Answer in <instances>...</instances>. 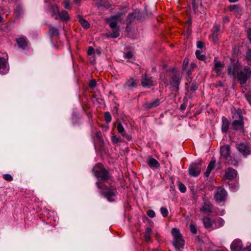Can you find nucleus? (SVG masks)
Here are the masks:
<instances>
[{"label":"nucleus","instance_id":"nucleus-1","mask_svg":"<svg viewBox=\"0 0 251 251\" xmlns=\"http://www.w3.org/2000/svg\"><path fill=\"white\" fill-rule=\"evenodd\" d=\"M160 76L167 85L169 81L172 93L178 92L181 77L179 72L175 71L174 69H169L165 73L161 74Z\"/></svg>","mask_w":251,"mask_h":251},{"label":"nucleus","instance_id":"nucleus-2","mask_svg":"<svg viewBox=\"0 0 251 251\" xmlns=\"http://www.w3.org/2000/svg\"><path fill=\"white\" fill-rule=\"evenodd\" d=\"M94 176L99 178L103 182L108 180L110 177L109 174L104 168V166L100 164H96L93 169Z\"/></svg>","mask_w":251,"mask_h":251},{"label":"nucleus","instance_id":"nucleus-3","mask_svg":"<svg viewBox=\"0 0 251 251\" xmlns=\"http://www.w3.org/2000/svg\"><path fill=\"white\" fill-rule=\"evenodd\" d=\"M97 187L101 189L102 191L100 194L102 196L106 198L109 201H114L113 198L116 195V190L113 188H108L102 182H98L96 183Z\"/></svg>","mask_w":251,"mask_h":251},{"label":"nucleus","instance_id":"nucleus-4","mask_svg":"<svg viewBox=\"0 0 251 251\" xmlns=\"http://www.w3.org/2000/svg\"><path fill=\"white\" fill-rule=\"evenodd\" d=\"M233 118L235 120L232 123L233 129L237 130L243 128L244 126L243 116L241 109H238L236 111L233 115Z\"/></svg>","mask_w":251,"mask_h":251},{"label":"nucleus","instance_id":"nucleus-5","mask_svg":"<svg viewBox=\"0 0 251 251\" xmlns=\"http://www.w3.org/2000/svg\"><path fill=\"white\" fill-rule=\"evenodd\" d=\"M251 76V68L248 66H245L242 70H239L237 75V79L241 85L245 84Z\"/></svg>","mask_w":251,"mask_h":251},{"label":"nucleus","instance_id":"nucleus-6","mask_svg":"<svg viewBox=\"0 0 251 251\" xmlns=\"http://www.w3.org/2000/svg\"><path fill=\"white\" fill-rule=\"evenodd\" d=\"M238 151L244 157H246L251 153V149L249 145L247 143H241L236 146Z\"/></svg>","mask_w":251,"mask_h":251},{"label":"nucleus","instance_id":"nucleus-7","mask_svg":"<svg viewBox=\"0 0 251 251\" xmlns=\"http://www.w3.org/2000/svg\"><path fill=\"white\" fill-rule=\"evenodd\" d=\"M227 196L226 191L222 187H218L215 192L214 198L218 202L225 201Z\"/></svg>","mask_w":251,"mask_h":251},{"label":"nucleus","instance_id":"nucleus-8","mask_svg":"<svg viewBox=\"0 0 251 251\" xmlns=\"http://www.w3.org/2000/svg\"><path fill=\"white\" fill-rule=\"evenodd\" d=\"M201 163L191 164L189 168L190 175L194 177L198 176L201 172Z\"/></svg>","mask_w":251,"mask_h":251},{"label":"nucleus","instance_id":"nucleus-9","mask_svg":"<svg viewBox=\"0 0 251 251\" xmlns=\"http://www.w3.org/2000/svg\"><path fill=\"white\" fill-rule=\"evenodd\" d=\"M141 18L140 13L138 11H135L134 12L130 13L128 15L126 22L127 25H130L134 20H139Z\"/></svg>","mask_w":251,"mask_h":251},{"label":"nucleus","instance_id":"nucleus-10","mask_svg":"<svg viewBox=\"0 0 251 251\" xmlns=\"http://www.w3.org/2000/svg\"><path fill=\"white\" fill-rule=\"evenodd\" d=\"M237 175V171L232 168H228L225 171V177L228 180L235 178Z\"/></svg>","mask_w":251,"mask_h":251},{"label":"nucleus","instance_id":"nucleus-11","mask_svg":"<svg viewBox=\"0 0 251 251\" xmlns=\"http://www.w3.org/2000/svg\"><path fill=\"white\" fill-rule=\"evenodd\" d=\"M231 153L230 146L226 145H224L221 148V154L226 160H227L228 158L230 157Z\"/></svg>","mask_w":251,"mask_h":251},{"label":"nucleus","instance_id":"nucleus-12","mask_svg":"<svg viewBox=\"0 0 251 251\" xmlns=\"http://www.w3.org/2000/svg\"><path fill=\"white\" fill-rule=\"evenodd\" d=\"M151 77L148 76L147 74H144L142 79V85L143 87H150L153 85V82Z\"/></svg>","mask_w":251,"mask_h":251},{"label":"nucleus","instance_id":"nucleus-13","mask_svg":"<svg viewBox=\"0 0 251 251\" xmlns=\"http://www.w3.org/2000/svg\"><path fill=\"white\" fill-rule=\"evenodd\" d=\"M239 71V67L234 63L231 64L228 67L227 73L228 75H232L233 76L237 75Z\"/></svg>","mask_w":251,"mask_h":251},{"label":"nucleus","instance_id":"nucleus-14","mask_svg":"<svg viewBox=\"0 0 251 251\" xmlns=\"http://www.w3.org/2000/svg\"><path fill=\"white\" fill-rule=\"evenodd\" d=\"M49 11L50 12L52 17H55L54 18L55 20L58 19V16L57 14H58L59 11L57 6L52 4L50 5L49 7Z\"/></svg>","mask_w":251,"mask_h":251},{"label":"nucleus","instance_id":"nucleus-15","mask_svg":"<svg viewBox=\"0 0 251 251\" xmlns=\"http://www.w3.org/2000/svg\"><path fill=\"white\" fill-rule=\"evenodd\" d=\"M220 30V25H215L212 29V38L213 43L216 44L218 42V33Z\"/></svg>","mask_w":251,"mask_h":251},{"label":"nucleus","instance_id":"nucleus-16","mask_svg":"<svg viewBox=\"0 0 251 251\" xmlns=\"http://www.w3.org/2000/svg\"><path fill=\"white\" fill-rule=\"evenodd\" d=\"M173 243L176 249H180L183 248L185 242L182 236L179 238L173 240Z\"/></svg>","mask_w":251,"mask_h":251},{"label":"nucleus","instance_id":"nucleus-17","mask_svg":"<svg viewBox=\"0 0 251 251\" xmlns=\"http://www.w3.org/2000/svg\"><path fill=\"white\" fill-rule=\"evenodd\" d=\"M232 251H242V246L241 242L240 241H234L231 245Z\"/></svg>","mask_w":251,"mask_h":251},{"label":"nucleus","instance_id":"nucleus-18","mask_svg":"<svg viewBox=\"0 0 251 251\" xmlns=\"http://www.w3.org/2000/svg\"><path fill=\"white\" fill-rule=\"evenodd\" d=\"M159 104L160 100L159 99H156L153 101L146 102L144 105L146 109H149L157 106Z\"/></svg>","mask_w":251,"mask_h":251},{"label":"nucleus","instance_id":"nucleus-19","mask_svg":"<svg viewBox=\"0 0 251 251\" xmlns=\"http://www.w3.org/2000/svg\"><path fill=\"white\" fill-rule=\"evenodd\" d=\"M16 41L18 44V47L23 50H25L27 46V42L26 39L24 37H20L17 38Z\"/></svg>","mask_w":251,"mask_h":251},{"label":"nucleus","instance_id":"nucleus-20","mask_svg":"<svg viewBox=\"0 0 251 251\" xmlns=\"http://www.w3.org/2000/svg\"><path fill=\"white\" fill-rule=\"evenodd\" d=\"M14 13L15 17L18 19H20L22 15L24 14V11L22 6L20 4H18L14 9Z\"/></svg>","mask_w":251,"mask_h":251},{"label":"nucleus","instance_id":"nucleus-21","mask_svg":"<svg viewBox=\"0 0 251 251\" xmlns=\"http://www.w3.org/2000/svg\"><path fill=\"white\" fill-rule=\"evenodd\" d=\"M215 160L214 159H212L211 160L210 163H209L207 170L206 172L204 173V176L206 177H208L210 174L211 171L215 167Z\"/></svg>","mask_w":251,"mask_h":251},{"label":"nucleus","instance_id":"nucleus-22","mask_svg":"<svg viewBox=\"0 0 251 251\" xmlns=\"http://www.w3.org/2000/svg\"><path fill=\"white\" fill-rule=\"evenodd\" d=\"M212 206L209 202H205L201 208V210L204 213H209L212 211Z\"/></svg>","mask_w":251,"mask_h":251},{"label":"nucleus","instance_id":"nucleus-23","mask_svg":"<svg viewBox=\"0 0 251 251\" xmlns=\"http://www.w3.org/2000/svg\"><path fill=\"white\" fill-rule=\"evenodd\" d=\"M58 19L59 18L62 21H67L70 19L68 13L65 10H62L61 12L59 11Z\"/></svg>","mask_w":251,"mask_h":251},{"label":"nucleus","instance_id":"nucleus-24","mask_svg":"<svg viewBox=\"0 0 251 251\" xmlns=\"http://www.w3.org/2000/svg\"><path fill=\"white\" fill-rule=\"evenodd\" d=\"M222 122L223 124L222 126V130L224 132H226L228 129L229 122L228 120L225 117H223Z\"/></svg>","mask_w":251,"mask_h":251},{"label":"nucleus","instance_id":"nucleus-25","mask_svg":"<svg viewBox=\"0 0 251 251\" xmlns=\"http://www.w3.org/2000/svg\"><path fill=\"white\" fill-rule=\"evenodd\" d=\"M148 164L151 168H157L160 166L159 162L154 158H151L148 161Z\"/></svg>","mask_w":251,"mask_h":251},{"label":"nucleus","instance_id":"nucleus-26","mask_svg":"<svg viewBox=\"0 0 251 251\" xmlns=\"http://www.w3.org/2000/svg\"><path fill=\"white\" fill-rule=\"evenodd\" d=\"M171 233L173 236V240H175L182 236L179 230L177 228H173L172 229Z\"/></svg>","mask_w":251,"mask_h":251},{"label":"nucleus","instance_id":"nucleus-27","mask_svg":"<svg viewBox=\"0 0 251 251\" xmlns=\"http://www.w3.org/2000/svg\"><path fill=\"white\" fill-rule=\"evenodd\" d=\"M125 15V14L124 13L120 12V13H118L117 14H116L115 15L111 16L110 18L113 20H115V21L118 20L121 23H124V20L121 19V17L123 16H124Z\"/></svg>","mask_w":251,"mask_h":251},{"label":"nucleus","instance_id":"nucleus-28","mask_svg":"<svg viewBox=\"0 0 251 251\" xmlns=\"http://www.w3.org/2000/svg\"><path fill=\"white\" fill-rule=\"evenodd\" d=\"M78 21L82 26L85 28H88L90 27V25L88 22L84 19L81 16H78Z\"/></svg>","mask_w":251,"mask_h":251},{"label":"nucleus","instance_id":"nucleus-29","mask_svg":"<svg viewBox=\"0 0 251 251\" xmlns=\"http://www.w3.org/2000/svg\"><path fill=\"white\" fill-rule=\"evenodd\" d=\"M224 67V65L222 64L220 62H216L214 65V69L216 71L218 75L221 74L222 68Z\"/></svg>","mask_w":251,"mask_h":251},{"label":"nucleus","instance_id":"nucleus-30","mask_svg":"<svg viewBox=\"0 0 251 251\" xmlns=\"http://www.w3.org/2000/svg\"><path fill=\"white\" fill-rule=\"evenodd\" d=\"M228 9L230 11H234L235 13H239L241 12V9L239 4L230 5L228 6Z\"/></svg>","mask_w":251,"mask_h":251},{"label":"nucleus","instance_id":"nucleus-31","mask_svg":"<svg viewBox=\"0 0 251 251\" xmlns=\"http://www.w3.org/2000/svg\"><path fill=\"white\" fill-rule=\"evenodd\" d=\"M198 84L196 82L190 83L189 86L187 88V91L188 93H193L198 89Z\"/></svg>","mask_w":251,"mask_h":251},{"label":"nucleus","instance_id":"nucleus-32","mask_svg":"<svg viewBox=\"0 0 251 251\" xmlns=\"http://www.w3.org/2000/svg\"><path fill=\"white\" fill-rule=\"evenodd\" d=\"M126 85L129 87L132 88V87H136L137 86V82L135 79L131 78L128 79L126 82Z\"/></svg>","mask_w":251,"mask_h":251},{"label":"nucleus","instance_id":"nucleus-33","mask_svg":"<svg viewBox=\"0 0 251 251\" xmlns=\"http://www.w3.org/2000/svg\"><path fill=\"white\" fill-rule=\"evenodd\" d=\"M49 33L52 36H57L59 34L58 30L52 26H50Z\"/></svg>","mask_w":251,"mask_h":251},{"label":"nucleus","instance_id":"nucleus-34","mask_svg":"<svg viewBox=\"0 0 251 251\" xmlns=\"http://www.w3.org/2000/svg\"><path fill=\"white\" fill-rule=\"evenodd\" d=\"M230 159H227L226 161V163L228 165H231L233 166H237L238 164V161L236 160L234 157H232L230 156Z\"/></svg>","mask_w":251,"mask_h":251},{"label":"nucleus","instance_id":"nucleus-35","mask_svg":"<svg viewBox=\"0 0 251 251\" xmlns=\"http://www.w3.org/2000/svg\"><path fill=\"white\" fill-rule=\"evenodd\" d=\"M107 22L109 23L110 27L112 29H116L117 23L116 21H114L110 18L107 19Z\"/></svg>","mask_w":251,"mask_h":251},{"label":"nucleus","instance_id":"nucleus-36","mask_svg":"<svg viewBox=\"0 0 251 251\" xmlns=\"http://www.w3.org/2000/svg\"><path fill=\"white\" fill-rule=\"evenodd\" d=\"M118 132L122 134L123 136L126 135V132L124 128L121 123H118L117 127Z\"/></svg>","mask_w":251,"mask_h":251},{"label":"nucleus","instance_id":"nucleus-37","mask_svg":"<svg viewBox=\"0 0 251 251\" xmlns=\"http://www.w3.org/2000/svg\"><path fill=\"white\" fill-rule=\"evenodd\" d=\"M151 232V228L148 227L146 229L145 238V240L147 242L149 241L150 239Z\"/></svg>","mask_w":251,"mask_h":251},{"label":"nucleus","instance_id":"nucleus-38","mask_svg":"<svg viewBox=\"0 0 251 251\" xmlns=\"http://www.w3.org/2000/svg\"><path fill=\"white\" fill-rule=\"evenodd\" d=\"M195 54L197 56V58L198 59H199V60H202V61L205 60L206 56L203 54H201V52L200 50H197L196 51Z\"/></svg>","mask_w":251,"mask_h":251},{"label":"nucleus","instance_id":"nucleus-39","mask_svg":"<svg viewBox=\"0 0 251 251\" xmlns=\"http://www.w3.org/2000/svg\"><path fill=\"white\" fill-rule=\"evenodd\" d=\"M203 222L206 228H209L211 226L212 224L210 219L209 218H204L203 219Z\"/></svg>","mask_w":251,"mask_h":251},{"label":"nucleus","instance_id":"nucleus-40","mask_svg":"<svg viewBox=\"0 0 251 251\" xmlns=\"http://www.w3.org/2000/svg\"><path fill=\"white\" fill-rule=\"evenodd\" d=\"M7 62L3 57H0V70L6 68Z\"/></svg>","mask_w":251,"mask_h":251},{"label":"nucleus","instance_id":"nucleus-41","mask_svg":"<svg viewBox=\"0 0 251 251\" xmlns=\"http://www.w3.org/2000/svg\"><path fill=\"white\" fill-rule=\"evenodd\" d=\"M245 58L248 62L251 63V49H248L246 51Z\"/></svg>","mask_w":251,"mask_h":251},{"label":"nucleus","instance_id":"nucleus-42","mask_svg":"<svg viewBox=\"0 0 251 251\" xmlns=\"http://www.w3.org/2000/svg\"><path fill=\"white\" fill-rule=\"evenodd\" d=\"M104 118L107 123H109L111 121V116L109 112H106L105 113Z\"/></svg>","mask_w":251,"mask_h":251},{"label":"nucleus","instance_id":"nucleus-43","mask_svg":"<svg viewBox=\"0 0 251 251\" xmlns=\"http://www.w3.org/2000/svg\"><path fill=\"white\" fill-rule=\"evenodd\" d=\"M178 188L179 190L182 193H184L186 191V187L183 183L181 182H179L178 184Z\"/></svg>","mask_w":251,"mask_h":251},{"label":"nucleus","instance_id":"nucleus-44","mask_svg":"<svg viewBox=\"0 0 251 251\" xmlns=\"http://www.w3.org/2000/svg\"><path fill=\"white\" fill-rule=\"evenodd\" d=\"M160 211H161V213L162 216L164 217H166L168 214V210L167 209V208H166L165 207H161L160 208Z\"/></svg>","mask_w":251,"mask_h":251},{"label":"nucleus","instance_id":"nucleus-45","mask_svg":"<svg viewBox=\"0 0 251 251\" xmlns=\"http://www.w3.org/2000/svg\"><path fill=\"white\" fill-rule=\"evenodd\" d=\"M97 85V82L96 80L94 79L90 80L89 83V86L90 88H93L96 87Z\"/></svg>","mask_w":251,"mask_h":251},{"label":"nucleus","instance_id":"nucleus-46","mask_svg":"<svg viewBox=\"0 0 251 251\" xmlns=\"http://www.w3.org/2000/svg\"><path fill=\"white\" fill-rule=\"evenodd\" d=\"M3 178L8 181H11L13 180L12 176L9 174H4L3 175Z\"/></svg>","mask_w":251,"mask_h":251},{"label":"nucleus","instance_id":"nucleus-47","mask_svg":"<svg viewBox=\"0 0 251 251\" xmlns=\"http://www.w3.org/2000/svg\"><path fill=\"white\" fill-rule=\"evenodd\" d=\"M63 4L66 9H69L70 8V2L68 0H64Z\"/></svg>","mask_w":251,"mask_h":251},{"label":"nucleus","instance_id":"nucleus-48","mask_svg":"<svg viewBox=\"0 0 251 251\" xmlns=\"http://www.w3.org/2000/svg\"><path fill=\"white\" fill-rule=\"evenodd\" d=\"M147 214L151 218H153L155 215L154 211L152 210H148L147 212Z\"/></svg>","mask_w":251,"mask_h":251},{"label":"nucleus","instance_id":"nucleus-49","mask_svg":"<svg viewBox=\"0 0 251 251\" xmlns=\"http://www.w3.org/2000/svg\"><path fill=\"white\" fill-rule=\"evenodd\" d=\"M119 35V30L116 28L113 29V33L112 34V37L113 38H116Z\"/></svg>","mask_w":251,"mask_h":251},{"label":"nucleus","instance_id":"nucleus-50","mask_svg":"<svg viewBox=\"0 0 251 251\" xmlns=\"http://www.w3.org/2000/svg\"><path fill=\"white\" fill-rule=\"evenodd\" d=\"M95 53L94 49L92 47H89L87 53L89 55H91Z\"/></svg>","mask_w":251,"mask_h":251},{"label":"nucleus","instance_id":"nucleus-51","mask_svg":"<svg viewBox=\"0 0 251 251\" xmlns=\"http://www.w3.org/2000/svg\"><path fill=\"white\" fill-rule=\"evenodd\" d=\"M190 228L191 231L194 234H196L197 233V229L194 225L191 224L190 226Z\"/></svg>","mask_w":251,"mask_h":251},{"label":"nucleus","instance_id":"nucleus-52","mask_svg":"<svg viewBox=\"0 0 251 251\" xmlns=\"http://www.w3.org/2000/svg\"><path fill=\"white\" fill-rule=\"evenodd\" d=\"M247 37L251 44V28H249L247 30Z\"/></svg>","mask_w":251,"mask_h":251},{"label":"nucleus","instance_id":"nucleus-53","mask_svg":"<svg viewBox=\"0 0 251 251\" xmlns=\"http://www.w3.org/2000/svg\"><path fill=\"white\" fill-rule=\"evenodd\" d=\"M188 64V59L187 58H185L183 61V69L185 70Z\"/></svg>","mask_w":251,"mask_h":251},{"label":"nucleus","instance_id":"nucleus-54","mask_svg":"<svg viewBox=\"0 0 251 251\" xmlns=\"http://www.w3.org/2000/svg\"><path fill=\"white\" fill-rule=\"evenodd\" d=\"M193 9L194 12H196V9L198 7V5L196 3V0H193L192 1Z\"/></svg>","mask_w":251,"mask_h":251},{"label":"nucleus","instance_id":"nucleus-55","mask_svg":"<svg viewBox=\"0 0 251 251\" xmlns=\"http://www.w3.org/2000/svg\"><path fill=\"white\" fill-rule=\"evenodd\" d=\"M132 56H133V54H132V52L130 51L127 52L125 54V57L127 58L128 59H131L132 57Z\"/></svg>","mask_w":251,"mask_h":251},{"label":"nucleus","instance_id":"nucleus-56","mask_svg":"<svg viewBox=\"0 0 251 251\" xmlns=\"http://www.w3.org/2000/svg\"><path fill=\"white\" fill-rule=\"evenodd\" d=\"M204 43L201 41L197 42V47L199 49H202L204 47Z\"/></svg>","mask_w":251,"mask_h":251},{"label":"nucleus","instance_id":"nucleus-57","mask_svg":"<svg viewBox=\"0 0 251 251\" xmlns=\"http://www.w3.org/2000/svg\"><path fill=\"white\" fill-rule=\"evenodd\" d=\"M188 105V103L187 102H183V103L181 104L180 105V109H181L182 110H184L186 109V106H187Z\"/></svg>","mask_w":251,"mask_h":251},{"label":"nucleus","instance_id":"nucleus-58","mask_svg":"<svg viewBox=\"0 0 251 251\" xmlns=\"http://www.w3.org/2000/svg\"><path fill=\"white\" fill-rule=\"evenodd\" d=\"M120 141L119 139L116 136H114L112 137V142L114 143H117Z\"/></svg>","mask_w":251,"mask_h":251},{"label":"nucleus","instance_id":"nucleus-59","mask_svg":"<svg viewBox=\"0 0 251 251\" xmlns=\"http://www.w3.org/2000/svg\"><path fill=\"white\" fill-rule=\"evenodd\" d=\"M96 135H97V137L98 139H101V133L100 132H97V134H96Z\"/></svg>","mask_w":251,"mask_h":251},{"label":"nucleus","instance_id":"nucleus-60","mask_svg":"<svg viewBox=\"0 0 251 251\" xmlns=\"http://www.w3.org/2000/svg\"><path fill=\"white\" fill-rule=\"evenodd\" d=\"M196 64H195V63H192L191 64V69H192V70H193V69H194V68H196Z\"/></svg>","mask_w":251,"mask_h":251},{"label":"nucleus","instance_id":"nucleus-61","mask_svg":"<svg viewBox=\"0 0 251 251\" xmlns=\"http://www.w3.org/2000/svg\"><path fill=\"white\" fill-rule=\"evenodd\" d=\"M124 137H125L128 141H130L131 139V136L130 135H127L126 134Z\"/></svg>","mask_w":251,"mask_h":251},{"label":"nucleus","instance_id":"nucleus-62","mask_svg":"<svg viewBox=\"0 0 251 251\" xmlns=\"http://www.w3.org/2000/svg\"><path fill=\"white\" fill-rule=\"evenodd\" d=\"M188 98L187 97H185L184 98H183V101L184 102H187L188 103Z\"/></svg>","mask_w":251,"mask_h":251},{"label":"nucleus","instance_id":"nucleus-63","mask_svg":"<svg viewBox=\"0 0 251 251\" xmlns=\"http://www.w3.org/2000/svg\"><path fill=\"white\" fill-rule=\"evenodd\" d=\"M224 19V21L226 22H228V18L227 17H225L223 18Z\"/></svg>","mask_w":251,"mask_h":251},{"label":"nucleus","instance_id":"nucleus-64","mask_svg":"<svg viewBox=\"0 0 251 251\" xmlns=\"http://www.w3.org/2000/svg\"><path fill=\"white\" fill-rule=\"evenodd\" d=\"M247 251H251V246L248 247L247 248Z\"/></svg>","mask_w":251,"mask_h":251}]
</instances>
